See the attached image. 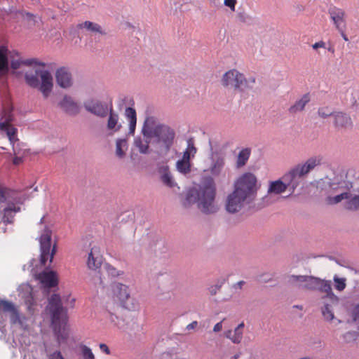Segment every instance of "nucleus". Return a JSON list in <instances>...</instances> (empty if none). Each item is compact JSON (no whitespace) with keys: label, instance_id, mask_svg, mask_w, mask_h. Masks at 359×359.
<instances>
[{"label":"nucleus","instance_id":"nucleus-1","mask_svg":"<svg viewBox=\"0 0 359 359\" xmlns=\"http://www.w3.org/2000/svg\"><path fill=\"white\" fill-rule=\"evenodd\" d=\"M141 133L144 138V142L140 136H137L134 139L133 144L142 154L151 153L150 144L161 153L167 154L173 146L176 136L172 128L158 122L153 116L146 117Z\"/></svg>","mask_w":359,"mask_h":359},{"label":"nucleus","instance_id":"nucleus-2","mask_svg":"<svg viewBox=\"0 0 359 359\" xmlns=\"http://www.w3.org/2000/svg\"><path fill=\"white\" fill-rule=\"evenodd\" d=\"M217 187L212 177L205 176L202 178L198 187H194L184 193L182 205L185 208L196 204L197 208L204 215H212L219 210L216 201Z\"/></svg>","mask_w":359,"mask_h":359},{"label":"nucleus","instance_id":"nucleus-3","mask_svg":"<svg viewBox=\"0 0 359 359\" xmlns=\"http://www.w3.org/2000/svg\"><path fill=\"white\" fill-rule=\"evenodd\" d=\"M259 187L257 178L253 173L245 172L241 175L234 182L233 192L226 198V210L231 214L238 212L245 204L255 200Z\"/></svg>","mask_w":359,"mask_h":359},{"label":"nucleus","instance_id":"nucleus-4","mask_svg":"<svg viewBox=\"0 0 359 359\" xmlns=\"http://www.w3.org/2000/svg\"><path fill=\"white\" fill-rule=\"evenodd\" d=\"M50 314L51 326L59 344L65 342L69 337L67 327V319L62 316L66 313L65 308L62 306L61 297L57 294H53L48 299V304L46 307Z\"/></svg>","mask_w":359,"mask_h":359},{"label":"nucleus","instance_id":"nucleus-5","mask_svg":"<svg viewBox=\"0 0 359 359\" xmlns=\"http://www.w3.org/2000/svg\"><path fill=\"white\" fill-rule=\"evenodd\" d=\"M323 158L320 156L309 158L304 165H297L283 176L289 191L292 194L302 183L303 177L321 164Z\"/></svg>","mask_w":359,"mask_h":359},{"label":"nucleus","instance_id":"nucleus-6","mask_svg":"<svg viewBox=\"0 0 359 359\" xmlns=\"http://www.w3.org/2000/svg\"><path fill=\"white\" fill-rule=\"evenodd\" d=\"M255 81V77L246 79L243 74L236 69H232L223 74L221 83L226 89L233 90L235 93H243L247 90H252Z\"/></svg>","mask_w":359,"mask_h":359},{"label":"nucleus","instance_id":"nucleus-7","mask_svg":"<svg viewBox=\"0 0 359 359\" xmlns=\"http://www.w3.org/2000/svg\"><path fill=\"white\" fill-rule=\"evenodd\" d=\"M25 81L31 88L39 89L45 99L53 90V76L48 70L36 69L34 72H27L25 74Z\"/></svg>","mask_w":359,"mask_h":359},{"label":"nucleus","instance_id":"nucleus-8","mask_svg":"<svg viewBox=\"0 0 359 359\" xmlns=\"http://www.w3.org/2000/svg\"><path fill=\"white\" fill-rule=\"evenodd\" d=\"M114 298H116L120 305L129 311H135L138 308L137 302L130 295L128 286L114 282L111 285Z\"/></svg>","mask_w":359,"mask_h":359},{"label":"nucleus","instance_id":"nucleus-9","mask_svg":"<svg viewBox=\"0 0 359 359\" xmlns=\"http://www.w3.org/2000/svg\"><path fill=\"white\" fill-rule=\"evenodd\" d=\"M325 293L322 299L325 300L324 306L322 308V314L325 320L332 321L334 318L333 306L339 304V298L332 291V283L323 291Z\"/></svg>","mask_w":359,"mask_h":359},{"label":"nucleus","instance_id":"nucleus-10","mask_svg":"<svg viewBox=\"0 0 359 359\" xmlns=\"http://www.w3.org/2000/svg\"><path fill=\"white\" fill-rule=\"evenodd\" d=\"M51 231L46 227L43 233L41 234L40 237V250H41V256H40V262L41 264L44 266L46 264L48 257L50 256V262H51L53 259V256L56 252V246L53 245L51 252Z\"/></svg>","mask_w":359,"mask_h":359},{"label":"nucleus","instance_id":"nucleus-11","mask_svg":"<svg viewBox=\"0 0 359 359\" xmlns=\"http://www.w3.org/2000/svg\"><path fill=\"white\" fill-rule=\"evenodd\" d=\"M36 278L41 283L43 292L46 294L49 293L50 288L55 287L58 285L57 273L52 270H44L36 276Z\"/></svg>","mask_w":359,"mask_h":359},{"label":"nucleus","instance_id":"nucleus-12","mask_svg":"<svg viewBox=\"0 0 359 359\" xmlns=\"http://www.w3.org/2000/svg\"><path fill=\"white\" fill-rule=\"evenodd\" d=\"M57 106L63 112L70 116H76L81 111L80 104L69 95H65L62 99L57 103Z\"/></svg>","mask_w":359,"mask_h":359},{"label":"nucleus","instance_id":"nucleus-13","mask_svg":"<svg viewBox=\"0 0 359 359\" xmlns=\"http://www.w3.org/2000/svg\"><path fill=\"white\" fill-rule=\"evenodd\" d=\"M210 159V172L213 176L219 175L225 165V154L221 151H212Z\"/></svg>","mask_w":359,"mask_h":359},{"label":"nucleus","instance_id":"nucleus-14","mask_svg":"<svg viewBox=\"0 0 359 359\" xmlns=\"http://www.w3.org/2000/svg\"><path fill=\"white\" fill-rule=\"evenodd\" d=\"M331 283V280H326L313 276H307L305 284L299 285V287L308 290H318L323 292Z\"/></svg>","mask_w":359,"mask_h":359},{"label":"nucleus","instance_id":"nucleus-15","mask_svg":"<svg viewBox=\"0 0 359 359\" xmlns=\"http://www.w3.org/2000/svg\"><path fill=\"white\" fill-rule=\"evenodd\" d=\"M57 84L65 89L69 88L73 85V78L68 67H62L55 72Z\"/></svg>","mask_w":359,"mask_h":359},{"label":"nucleus","instance_id":"nucleus-16","mask_svg":"<svg viewBox=\"0 0 359 359\" xmlns=\"http://www.w3.org/2000/svg\"><path fill=\"white\" fill-rule=\"evenodd\" d=\"M84 108L87 111L102 118L105 117L109 111L107 104L99 100L84 103Z\"/></svg>","mask_w":359,"mask_h":359},{"label":"nucleus","instance_id":"nucleus-17","mask_svg":"<svg viewBox=\"0 0 359 359\" xmlns=\"http://www.w3.org/2000/svg\"><path fill=\"white\" fill-rule=\"evenodd\" d=\"M328 14L337 29L346 27V13L343 9L331 6L328 9Z\"/></svg>","mask_w":359,"mask_h":359},{"label":"nucleus","instance_id":"nucleus-18","mask_svg":"<svg viewBox=\"0 0 359 359\" xmlns=\"http://www.w3.org/2000/svg\"><path fill=\"white\" fill-rule=\"evenodd\" d=\"M21 198L17 191L0 185V203H13L14 205L20 203Z\"/></svg>","mask_w":359,"mask_h":359},{"label":"nucleus","instance_id":"nucleus-19","mask_svg":"<svg viewBox=\"0 0 359 359\" xmlns=\"http://www.w3.org/2000/svg\"><path fill=\"white\" fill-rule=\"evenodd\" d=\"M0 311L4 313H10L11 321L12 323H20L19 312L11 302L0 299Z\"/></svg>","mask_w":359,"mask_h":359},{"label":"nucleus","instance_id":"nucleus-20","mask_svg":"<svg viewBox=\"0 0 359 359\" xmlns=\"http://www.w3.org/2000/svg\"><path fill=\"white\" fill-rule=\"evenodd\" d=\"M339 184H340V180L337 177H334L332 180L320 182L318 187L320 189L321 196L327 197L330 195L337 194Z\"/></svg>","mask_w":359,"mask_h":359},{"label":"nucleus","instance_id":"nucleus-21","mask_svg":"<svg viewBox=\"0 0 359 359\" xmlns=\"http://www.w3.org/2000/svg\"><path fill=\"white\" fill-rule=\"evenodd\" d=\"M334 126L337 128L351 129L353 127V121L351 116L343 111L334 112Z\"/></svg>","mask_w":359,"mask_h":359},{"label":"nucleus","instance_id":"nucleus-22","mask_svg":"<svg viewBox=\"0 0 359 359\" xmlns=\"http://www.w3.org/2000/svg\"><path fill=\"white\" fill-rule=\"evenodd\" d=\"M158 172L160 174V179L161 182L170 188L175 187V183L174 182L172 174L170 171L169 166L168 165H161L158 168Z\"/></svg>","mask_w":359,"mask_h":359},{"label":"nucleus","instance_id":"nucleus-23","mask_svg":"<svg viewBox=\"0 0 359 359\" xmlns=\"http://www.w3.org/2000/svg\"><path fill=\"white\" fill-rule=\"evenodd\" d=\"M20 211V207L14 205L13 203H8L2 210V221L5 224H13V218L17 212Z\"/></svg>","mask_w":359,"mask_h":359},{"label":"nucleus","instance_id":"nucleus-24","mask_svg":"<svg viewBox=\"0 0 359 359\" xmlns=\"http://www.w3.org/2000/svg\"><path fill=\"white\" fill-rule=\"evenodd\" d=\"M8 51L6 46H0V74H7L9 71Z\"/></svg>","mask_w":359,"mask_h":359},{"label":"nucleus","instance_id":"nucleus-25","mask_svg":"<svg viewBox=\"0 0 359 359\" xmlns=\"http://www.w3.org/2000/svg\"><path fill=\"white\" fill-rule=\"evenodd\" d=\"M310 102V95L309 93L304 94L302 97L297 100L289 109L288 111L291 114H294L298 111H302L304 109L305 106Z\"/></svg>","mask_w":359,"mask_h":359},{"label":"nucleus","instance_id":"nucleus-26","mask_svg":"<svg viewBox=\"0 0 359 359\" xmlns=\"http://www.w3.org/2000/svg\"><path fill=\"white\" fill-rule=\"evenodd\" d=\"M125 115L129 121V135H133L136 128L137 114L134 108L128 107L126 109Z\"/></svg>","mask_w":359,"mask_h":359},{"label":"nucleus","instance_id":"nucleus-27","mask_svg":"<svg viewBox=\"0 0 359 359\" xmlns=\"http://www.w3.org/2000/svg\"><path fill=\"white\" fill-rule=\"evenodd\" d=\"M287 186L283 177L280 180L271 182L268 189L269 194H280L287 189Z\"/></svg>","mask_w":359,"mask_h":359},{"label":"nucleus","instance_id":"nucleus-28","mask_svg":"<svg viewBox=\"0 0 359 359\" xmlns=\"http://www.w3.org/2000/svg\"><path fill=\"white\" fill-rule=\"evenodd\" d=\"M118 115L114 112L112 107L109 109V116L107 120L108 130L118 132L121 130L122 126L118 123Z\"/></svg>","mask_w":359,"mask_h":359},{"label":"nucleus","instance_id":"nucleus-29","mask_svg":"<svg viewBox=\"0 0 359 359\" xmlns=\"http://www.w3.org/2000/svg\"><path fill=\"white\" fill-rule=\"evenodd\" d=\"M151 250L156 255V256H161L163 254L166 253L167 248L165 241L162 239H156L150 243Z\"/></svg>","mask_w":359,"mask_h":359},{"label":"nucleus","instance_id":"nucleus-30","mask_svg":"<svg viewBox=\"0 0 359 359\" xmlns=\"http://www.w3.org/2000/svg\"><path fill=\"white\" fill-rule=\"evenodd\" d=\"M251 154V149L246 147L243 149L238 155L236 160V167L240 168L245 165Z\"/></svg>","mask_w":359,"mask_h":359},{"label":"nucleus","instance_id":"nucleus-31","mask_svg":"<svg viewBox=\"0 0 359 359\" xmlns=\"http://www.w3.org/2000/svg\"><path fill=\"white\" fill-rule=\"evenodd\" d=\"M93 250L94 248H92L90 252L88 254L87 264L90 269L95 270L101 266L102 257L100 256L95 257Z\"/></svg>","mask_w":359,"mask_h":359},{"label":"nucleus","instance_id":"nucleus-32","mask_svg":"<svg viewBox=\"0 0 359 359\" xmlns=\"http://www.w3.org/2000/svg\"><path fill=\"white\" fill-rule=\"evenodd\" d=\"M345 209L351 211H357L359 210V195L351 194L349 198L345 202Z\"/></svg>","mask_w":359,"mask_h":359},{"label":"nucleus","instance_id":"nucleus-33","mask_svg":"<svg viewBox=\"0 0 359 359\" xmlns=\"http://www.w3.org/2000/svg\"><path fill=\"white\" fill-rule=\"evenodd\" d=\"M350 196L346 193L330 195L325 197V201L327 205H332L339 203L344 199L347 200Z\"/></svg>","mask_w":359,"mask_h":359},{"label":"nucleus","instance_id":"nucleus-34","mask_svg":"<svg viewBox=\"0 0 359 359\" xmlns=\"http://www.w3.org/2000/svg\"><path fill=\"white\" fill-rule=\"evenodd\" d=\"M80 27L85 28L92 32H97L101 35H105L106 32L102 29V27L95 22L90 21H85L83 23L79 25Z\"/></svg>","mask_w":359,"mask_h":359},{"label":"nucleus","instance_id":"nucleus-35","mask_svg":"<svg viewBox=\"0 0 359 359\" xmlns=\"http://www.w3.org/2000/svg\"><path fill=\"white\" fill-rule=\"evenodd\" d=\"M353 187V185L352 182L347 180H340V184H339L337 194L346 193L348 196H351V190Z\"/></svg>","mask_w":359,"mask_h":359},{"label":"nucleus","instance_id":"nucleus-36","mask_svg":"<svg viewBox=\"0 0 359 359\" xmlns=\"http://www.w3.org/2000/svg\"><path fill=\"white\" fill-rule=\"evenodd\" d=\"M225 336L230 339L233 343L239 344L243 338V331L235 328L233 331L228 330L226 332Z\"/></svg>","mask_w":359,"mask_h":359},{"label":"nucleus","instance_id":"nucleus-37","mask_svg":"<svg viewBox=\"0 0 359 359\" xmlns=\"http://www.w3.org/2000/svg\"><path fill=\"white\" fill-rule=\"evenodd\" d=\"M123 147H126V149L128 147L127 139H117L116 142V154L119 158H123L126 155V153L123 149Z\"/></svg>","mask_w":359,"mask_h":359},{"label":"nucleus","instance_id":"nucleus-38","mask_svg":"<svg viewBox=\"0 0 359 359\" xmlns=\"http://www.w3.org/2000/svg\"><path fill=\"white\" fill-rule=\"evenodd\" d=\"M176 167L177 170L182 174H188L191 172V163L190 161L184 160H179L176 163Z\"/></svg>","mask_w":359,"mask_h":359},{"label":"nucleus","instance_id":"nucleus-39","mask_svg":"<svg viewBox=\"0 0 359 359\" xmlns=\"http://www.w3.org/2000/svg\"><path fill=\"white\" fill-rule=\"evenodd\" d=\"M160 359H184L180 355L177 349L172 348L161 354Z\"/></svg>","mask_w":359,"mask_h":359},{"label":"nucleus","instance_id":"nucleus-40","mask_svg":"<svg viewBox=\"0 0 359 359\" xmlns=\"http://www.w3.org/2000/svg\"><path fill=\"white\" fill-rule=\"evenodd\" d=\"M307 276L291 275L288 277V283L292 285H304L306 283Z\"/></svg>","mask_w":359,"mask_h":359},{"label":"nucleus","instance_id":"nucleus-41","mask_svg":"<svg viewBox=\"0 0 359 359\" xmlns=\"http://www.w3.org/2000/svg\"><path fill=\"white\" fill-rule=\"evenodd\" d=\"M334 283V288L338 291H343L346 287V279L345 278H339L337 275H335L333 278Z\"/></svg>","mask_w":359,"mask_h":359},{"label":"nucleus","instance_id":"nucleus-42","mask_svg":"<svg viewBox=\"0 0 359 359\" xmlns=\"http://www.w3.org/2000/svg\"><path fill=\"white\" fill-rule=\"evenodd\" d=\"M358 337L359 334L355 331H348L342 335V338L346 344L356 341Z\"/></svg>","mask_w":359,"mask_h":359},{"label":"nucleus","instance_id":"nucleus-43","mask_svg":"<svg viewBox=\"0 0 359 359\" xmlns=\"http://www.w3.org/2000/svg\"><path fill=\"white\" fill-rule=\"evenodd\" d=\"M18 130L15 127L11 126V127L7 130L6 135L8 137V140L11 144H14L15 141H18V139L16 138Z\"/></svg>","mask_w":359,"mask_h":359},{"label":"nucleus","instance_id":"nucleus-44","mask_svg":"<svg viewBox=\"0 0 359 359\" xmlns=\"http://www.w3.org/2000/svg\"><path fill=\"white\" fill-rule=\"evenodd\" d=\"M22 61V65H26V66L37 65V66H40L42 67H45L46 65L45 62H41L36 58H30V59L23 60Z\"/></svg>","mask_w":359,"mask_h":359},{"label":"nucleus","instance_id":"nucleus-45","mask_svg":"<svg viewBox=\"0 0 359 359\" xmlns=\"http://www.w3.org/2000/svg\"><path fill=\"white\" fill-rule=\"evenodd\" d=\"M82 355L84 359H95L94 355L90 348L86 345L81 346Z\"/></svg>","mask_w":359,"mask_h":359},{"label":"nucleus","instance_id":"nucleus-46","mask_svg":"<svg viewBox=\"0 0 359 359\" xmlns=\"http://www.w3.org/2000/svg\"><path fill=\"white\" fill-rule=\"evenodd\" d=\"M104 268L106 270L108 275L112 277H116L121 275L120 272L116 270L114 266L109 264H104Z\"/></svg>","mask_w":359,"mask_h":359},{"label":"nucleus","instance_id":"nucleus-47","mask_svg":"<svg viewBox=\"0 0 359 359\" xmlns=\"http://www.w3.org/2000/svg\"><path fill=\"white\" fill-rule=\"evenodd\" d=\"M224 280H218L215 285H211L208 288L210 294L213 296L215 295L218 290L222 287Z\"/></svg>","mask_w":359,"mask_h":359},{"label":"nucleus","instance_id":"nucleus-48","mask_svg":"<svg viewBox=\"0 0 359 359\" xmlns=\"http://www.w3.org/2000/svg\"><path fill=\"white\" fill-rule=\"evenodd\" d=\"M318 114L321 118H326L330 117L331 116H333L334 113L329 111L327 107H320V108L318 109Z\"/></svg>","mask_w":359,"mask_h":359},{"label":"nucleus","instance_id":"nucleus-49","mask_svg":"<svg viewBox=\"0 0 359 359\" xmlns=\"http://www.w3.org/2000/svg\"><path fill=\"white\" fill-rule=\"evenodd\" d=\"M188 151H189L192 154V156H194V154L197 151V149L194 146V140L193 137H190L187 140V148Z\"/></svg>","mask_w":359,"mask_h":359},{"label":"nucleus","instance_id":"nucleus-50","mask_svg":"<svg viewBox=\"0 0 359 359\" xmlns=\"http://www.w3.org/2000/svg\"><path fill=\"white\" fill-rule=\"evenodd\" d=\"M3 118L5 119V121L8 123H11L13 121V114H12V109H4Z\"/></svg>","mask_w":359,"mask_h":359},{"label":"nucleus","instance_id":"nucleus-51","mask_svg":"<svg viewBox=\"0 0 359 359\" xmlns=\"http://www.w3.org/2000/svg\"><path fill=\"white\" fill-rule=\"evenodd\" d=\"M237 18L240 22L246 23L251 20L250 16H249L245 12H239L237 15Z\"/></svg>","mask_w":359,"mask_h":359},{"label":"nucleus","instance_id":"nucleus-52","mask_svg":"<svg viewBox=\"0 0 359 359\" xmlns=\"http://www.w3.org/2000/svg\"><path fill=\"white\" fill-rule=\"evenodd\" d=\"M352 320L356 322L359 319V303L357 304L351 312Z\"/></svg>","mask_w":359,"mask_h":359},{"label":"nucleus","instance_id":"nucleus-53","mask_svg":"<svg viewBox=\"0 0 359 359\" xmlns=\"http://www.w3.org/2000/svg\"><path fill=\"white\" fill-rule=\"evenodd\" d=\"M237 0H224V4L225 6L229 7L231 11H235Z\"/></svg>","mask_w":359,"mask_h":359},{"label":"nucleus","instance_id":"nucleus-54","mask_svg":"<svg viewBox=\"0 0 359 359\" xmlns=\"http://www.w3.org/2000/svg\"><path fill=\"white\" fill-rule=\"evenodd\" d=\"M49 359H65L60 351H55L49 355Z\"/></svg>","mask_w":359,"mask_h":359},{"label":"nucleus","instance_id":"nucleus-55","mask_svg":"<svg viewBox=\"0 0 359 359\" xmlns=\"http://www.w3.org/2000/svg\"><path fill=\"white\" fill-rule=\"evenodd\" d=\"M22 65V60H13L11 61V67L14 69V70H16V69H18L20 66Z\"/></svg>","mask_w":359,"mask_h":359},{"label":"nucleus","instance_id":"nucleus-56","mask_svg":"<svg viewBox=\"0 0 359 359\" xmlns=\"http://www.w3.org/2000/svg\"><path fill=\"white\" fill-rule=\"evenodd\" d=\"M9 123H10L5 121L4 122H0V130L6 132L7 130L11 127Z\"/></svg>","mask_w":359,"mask_h":359},{"label":"nucleus","instance_id":"nucleus-57","mask_svg":"<svg viewBox=\"0 0 359 359\" xmlns=\"http://www.w3.org/2000/svg\"><path fill=\"white\" fill-rule=\"evenodd\" d=\"M191 156H192V154L189 151H188V149H186L183 152V157H182V160L190 161V158H191Z\"/></svg>","mask_w":359,"mask_h":359},{"label":"nucleus","instance_id":"nucleus-58","mask_svg":"<svg viewBox=\"0 0 359 359\" xmlns=\"http://www.w3.org/2000/svg\"><path fill=\"white\" fill-rule=\"evenodd\" d=\"M100 348L101 349V351L104 352L106 354H107V355L110 354V350H109V347L105 344H100Z\"/></svg>","mask_w":359,"mask_h":359},{"label":"nucleus","instance_id":"nucleus-59","mask_svg":"<svg viewBox=\"0 0 359 359\" xmlns=\"http://www.w3.org/2000/svg\"><path fill=\"white\" fill-rule=\"evenodd\" d=\"M345 28L346 27H342V28H341V29H337V30L340 33V34L342 36V38L344 39V40L346 41H348V39L347 36L345 34Z\"/></svg>","mask_w":359,"mask_h":359},{"label":"nucleus","instance_id":"nucleus-60","mask_svg":"<svg viewBox=\"0 0 359 359\" xmlns=\"http://www.w3.org/2000/svg\"><path fill=\"white\" fill-rule=\"evenodd\" d=\"M222 328V322H219V323H217V324H215V325L213 327V331L217 332H219Z\"/></svg>","mask_w":359,"mask_h":359},{"label":"nucleus","instance_id":"nucleus-61","mask_svg":"<svg viewBox=\"0 0 359 359\" xmlns=\"http://www.w3.org/2000/svg\"><path fill=\"white\" fill-rule=\"evenodd\" d=\"M22 162V158L19 156H15L13 160V163L14 165H19Z\"/></svg>","mask_w":359,"mask_h":359},{"label":"nucleus","instance_id":"nucleus-62","mask_svg":"<svg viewBox=\"0 0 359 359\" xmlns=\"http://www.w3.org/2000/svg\"><path fill=\"white\" fill-rule=\"evenodd\" d=\"M324 46H325V43L323 41L317 42L312 46L313 48L316 49V50L318 49V48L324 47Z\"/></svg>","mask_w":359,"mask_h":359},{"label":"nucleus","instance_id":"nucleus-63","mask_svg":"<svg viewBox=\"0 0 359 359\" xmlns=\"http://www.w3.org/2000/svg\"><path fill=\"white\" fill-rule=\"evenodd\" d=\"M198 325L197 321H193L187 326V330H190L194 329Z\"/></svg>","mask_w":359,"mask_h":359},{"label":"nucleus","instance_id":"nucleus-64","mask_svg":"<svg viewBox=\"0 0 359 359\" xmlns=\"http://www.w3.org/2000/svg\"><path fill=\"white\" fill-rule=\"evenodd\" d=\"M26 15H27V20H33L34 22H35V20H34L35 16L33 14H32L30 13H27Z\"/></svg>","mask_w":359,"mask_h":359}]
</instances>
